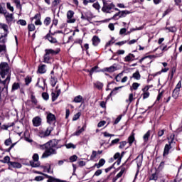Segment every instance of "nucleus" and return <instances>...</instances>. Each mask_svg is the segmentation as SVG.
Segmentation results:
<instances>
[{
    "mask_svg": "<svg viewBox=\"0 0 182 182\" xmlns=\"http://www.w3.org/2000/svg\"><path fill=\"white\" fill-rule=\"evenodd\" d=\"M47 144L48 145V149L44 151L41 159H48L50 156L56 154V150H58V149H60V146L58 145L59 144V141L57 139L50 140L47 142Z\"/></svg>",
    "mask_w": 182,
    "mask_h": 182,
    "instance_id": "nucleus-1",
    "label": "nucleus"
},
{
    "mask_svg": "<svg viewBox=\"0 0 182 182\" xmlns=\"http://www.w3.org/2000/svg\"><path fill=\"white\" fill-rule=\"evenodd\" d=\"M103 5L102 11L105 12V14H110L114 9V4L110 1L103 0Z\"/></svg>",
    "mask_w": 182,
    "mask_h": 182,
    "instance_id": "nucleus-2",
    "label": "nucleus"
},
{
    "mask_svg": "<svg viewBox=\"0 0 182 182\" xmlns=\"http://www.w3.org/2000/svg\"><path fill=\"white\" fill-rule=\"evenodd\" d=\"M75 11L70 10L67 12V23H75L76 19L73 18Z\"/></svg>",
    "mask_w": 182,
    "mask_h": 182,
    "instance_id": "nucleus-3",
    "label": "nucleus"
},
{
    "mask_svg": "<svg viewBox=\"0 0 182 182\" xmlns=\"http://www.w3.org/2000/svg\"><path fill=\"white\" fill-rule=\"evenodd\" d=\"M3 15H4L8 25H12V22H14V14H9L6 11L5 14H4Z\"/></svg>",
    "mask_w": 182,
    "mask_h": 182,
    "instance_id": "nucleus-4",
    "label": "nucleus"
},
{
    "mask_svg": "<svg viewBox=\"0 0 182 182\" xmlns=\"http://www.w3.org/2000/svg\"><path fill=\"white\" fill-rule=\"evenodd\" d=\"M55 122H56V117H55V114L52 113H49L47 115V122L49 123V124H54Z\"/></svg>",
    "mask_w": 182,
    "mask_h": 182,
    "instance_id": "nucleus-5",
    "label": "nucleus"
},
{
    "mask_svg": "<svg viewBox=\"0 0 182 182\" xmlns=\"http://www.w3.org/2000/svg\"><path fill=\"white\" fill-rule=\"evenodd\" d=\"M32 122H33V126H34V127H39V126L42 124V119H41V117H34Z\"/></svg>",
    "mask_w": 182,
    "mask_h": 182,
    "instance_id": "nucleus-6",
    "label": "nucleus"
},
{
    "mask_svg": "<svg viewBox=\"0 0 182 182\" xmlns=\"http://www.w3.org/2000/svg\"><path fill=\"white\" fill-rule=\"evenodd\" d=\"M46 53L48 55H51L53 56V55H58L60 52V49L58 48L57 50H52V49H46L45 50Z\"/></svg>",
    "mask_w": 182,
    "mask_h": 182,
    "instance_id": "nucleus-7",
    "label": "nucleus"
},
{
    "mask_svg": "<svg viewBox=\"0 0 182 182\" xmlns=\"http://www.w3.org/2000/svg\"><path fill=\"white\" fill-rule=\"evenodd\" d=\"M33 19H35V25H42V21H41V14H37L34 16Z\"/></svg>",
    "mask_w": 182,
    "mask_h": 182,
    "instance_id": "nucleus-8",
    "label": "nucleus"
},
{
    "mask_svg": "<svg viewBox=\"0 0 182 182\" xmlns=\"http://www.w3.org/2000/svg\"><path fill=\"white\" fill-rule=\"evenodd\" d=\"M171 149V144L168 143L165 145L164 149V156H167Z\"/></svg>",
    "mask_w": 182,
    "mask_h": 182,
    "instance_id": "nucleus-9",
    "label": "nucleus"
},
{
    "mask_svg": "<svg viewBox=\"0 0 182 182\" xmlns=\"http://www.w3.org/2000/svg\"><path fill=\"white\" fill-rule=\"evenodd\" d=\"M106 163V161L103 159H101L97 164H95V167L97 168H100V167H103Z\"/></svg>",
    "mask_w": 182,
    "mask_h": 182,
    "instance_id": "nucleus-10",
    "label": "nucleus"
},
{
    "mask_svg": "<svg viewBox=\"0 0 182 182\" xmlns=\"http://www.w3.org/2000/svg\"><path fill=\"white\" fill-rule=\"evenodd\" d=\"M99 43H100V38H99L98 36H95L93 38H92V45L94 46H97L99 45Z\"/></svg>",
    "mask_w": 182,
    "mask_h": 182,
    "instance_id": "nucleus-11",
    "label": "nucleus"
},
{
    "mask_svg": "<svg viewBox=\"0 0 182 182\" xmlns=\"http://www.w3.org/2000/svg\"><path fill=\"white\" fill-rule=\"evenodd\" d=\"M136 161L137 167H141V163H143V155H139L136 157Z\"/></svg>",
    "mask_w": 182,
    "mask_h": 182,
    "instance_id": "nucleus-12",
    "label": "nucleus"
},
{
    "mask_svg": "<svg viewBox=\"0 0 182 182\" xmlns=\"http://www.w3.org/2000/svg\"><path fill=\"white\" fill-rule=\"evenodd\" d=\"M46 178H48L47 181L48 182H66L65 181H62L60 179H58L56 178H53V177L49 176H48V177H46Z\"/></svg>",
    "mask_w": 182,
    "mask_h": 182,
    "instance_id": "nucleus-13",
    "label": "nucleus"
},
{
    "mask_svg": "<svg viewBox=\"0 0 182 182\" xmlns=\"http://www.w3.org/2000/svg\"><path fill=\"white\" fill-rule=\"evenodd\" d=\"M132 60H134V55L132 53H129L124 58V62H132Z\"/></svg>",
    "mask_w": 182,
    "mask_h": 182,
    "instance_id": "nucleus-14",
    "label": "nucleus"
},
{
    "mask_svg": "<svg viewBox=\"0 0 182 182\" xmlns=\"http://www.w3.org/2000/svg\"><path fill=\"white\" fill-rule=\"evenodd\" d=\"M9 166H11V167H14V168H21V167H22V165L18 162H12L10 161L9 162Z\"/></svg>",
    "mask_w": 182,
    "mask_h": 182,
    "instance_id": "nucleus-15",
    "label": "nucleus"
},
{
    "mask_svg": "<svg viewBox=\"0 0 182 182\" xmlns=\"http://www.w3.org/2000/svg\"><path fill=\"white\" fill-rule=\"evenodd\" d=\"M105 70L107 72H109V73H112L116 72V70H117V67L116 66V65H113L112 66H111L109 68H105Z\"/></svg>",
    "mask_w": 182,
    "mask_h": 182,
    "instance_id": "nucleus-16",
    "label": "nucleus"
},
{
    "mask_svg": "<svg viewBox=\"0 0 182 182\" xmlns=\"http://www.w3.org/2000/svg\"><path fill=\"white\" fill-rule=\"evenodd\" d=\"M94 87H96L98 90H102V89H103V83L97 81L94 82Z\"/></svg>",
    "mask_w": 182,
    "mask_h": 182,
    "instance_id": "nucleus-17",
    "label": "nucleus"
},
{
    "mask_svg": "<svg viewBox=\"0 0 182 182\" xmlns=\"http://www.w3.org/2000/svg\"><path fill=\"white\" fill-rule=\"evenodd\" d=\"M74 103H82L83 102V97L82 95L76 96L73 100Z\"/></svg>",
    "mask_w": 182,
    "mask_h": 182,
    "instance_id": "nucleus-18",
    "label": "nucleus"
},
{
    "mask_svg": "<svg viewBox=\"0 0 182 182\" xmlns=\"http://www.w3.org/2000/svg\"><path fill=\"white\" fill-rule=\"evenodd\" d=\"M46 38L48 39V41H49V42H50V43H56V42H58L56 38L52 37L50 34H47Z\"/></svg>",
    "mask_w": 182,
    "mask_h": 182,
    "instance_id": "nucleus-19",
    "label": "nucleus"
},
{
    "mask_svg": "<svg viewBox=\"0 0 182 182\" xmlns=\"http://www.w3.org/2000/svg\"><path fill=\"white\" fill-rule=\"evenodd\" d=\"M129 14H130V11L127 10L119 11V18H126V16L129 15Z\"/></svg>",
    "mask_w": 182,
    "mask_h": 182,
    "instance_id": "nucleus-20",
    "label": "nucleus"
},
{
    "mask_svg": "<svg viewBox=\"0 0 182 182\" xmlns=\"http://www.w3.org/2000/svg\"><path fill=\"white\" fill-rule=\"evenodd\" d=\"M38 73H46V65H42L38 67Z\"/></svg>",
    "mask_w": 182,
    "mask_h": 182,
    "instance_id": "nucleus-21",
    "label": "nucleus"
},
{
    "mask_svg": "<svg viewBox=\"0 0 182 182\" xmlns=\"http://www.w3.org/2000/svg\"><path fill=\"white\" fill-rule=\"evenodd\" d=\"M50 82L51 86L55 87V86H56V83L58 82V79H56L55 77H51Z\"/></svg>",
    "mask_w": 182,
    "mask_h": 182,
    "instance_id": "nucleus-22",
    "label": "nucleus"
},
{
    "mask_svg": "<svg viewBox=\"0 0 182 182\" xmlns=\"http://www.w3.org/2000/svg\"><path fill=\"white\" fill-rule=\"evenodd\" d=\"M150 137V131H148L143 136V140L144 143H147L149 141V138Z\"/></svg>",
    "mask_w": 182,
    "mask_h": 182,
    "instance_id": "nucleus-23",
    "label": "nucleus"
},
{
    "mask_svg": "<svg viewBox=\"0 0 182 182\" xmlns=\"http://www.w3.org/2000/svg\"><path fill=\"white\" fill-rule=\"evenodd\" d=\"M174 134H171L169 136L167 137V140L168 141L169 144H173V142L174 141Z\"/></svg>",
    "mask_w": 182,
    "mask_h": 182,
    "instance_id": "nucleus-24",
    "label": "nucleus"
},
{
    "mask_svg": "<svg viewBox=\"0 0 182 182\" xmlns=\"http://www.w3.org/2000/svg\"><path fill=\"white\" fill-rule=\"evenodd\" d=\"M19 87H21V86L19 85V83L14 82L12 85L11 92H15V90H18Z\"/></svg>",
    "mask_w": 182,
    "mask_h": 182,
    "instance_id": "nucleus-25",
    "label": "nucleus"
},
{
    "mask_svg": "<svg viewBox=\"0 0 182 182\" xmlns=\"http://www.w3.org/2000/svg\"><path fill=\"white\" fill-rule=\"evenodd\" d=\"M179 95H180V91H178L177 90H173L172 93V97H173V99H178Z\"/></svg>",
    "mask_w": 182,
    "mask_h": 182,
    "instance_id": "nucleus-26",
    "label": "nucleus"
},
{
    "mask_svg": "<svg viewBox=\"0 0 182 182\" xmlns=\"http://www.w3.org/2000/svg\"><path fill=\"white\" fill-rule=\"evenodd\" d=\"M38 147L41 149V150H49L48 142L42 145H38Z\"/></svg>",
    "mask_w": 182,
    "mask_h": 182,
    "instance_id": "nucleus-27",
    "label": "nucleus"
},
{
    "mask_svg": "<svg viewBox=\"0 0 182 182\" xmlns=\"http://www.w3.org/2000/svg\"><path fill=\"white\" fill-rule=\"evenodd\" d=\"M132 77H134V79H136V80H140V77H141L140 73H139V71H136L132 75Z\"/></svg>",
    "mask_w": 182,
    "mask_h": 182,
    "instance_id": "nucleus-28",
    "label": "nucleus"
},
{
    "mask_svg": "<svg viewBox=\"0 0 182 182\" xmlns=\"http://www.w3.org/2000/svg\"><path fill=\"white\" fill-rule=\"evenodd\" d=\"M59 92H60V91H58L57 94L55 92H52L51 95H52L53 102H55V100H56L58 99V97H59Z\"/></svg>",
    "mask_w": 182,
    "mask_h": 182,
    "instance_id": "nucleus-29",
    "label": "nucleus"
},
{
    "mask_svg": "<svg viewBox=\"0 0 182 182\" xmlns=\"http://www.w3.org/2000/svg\"><path fill=\"white\" fill-rule=\"evenodd\" d=\"M49 60H50V55H49V54L46 53V54L44 55V63H48Z\"/></svg>",
    "mask_w": 182,
    "mask_h": 182,
    "instance_id": "nucleus-30",
    "label": "nucleus"
},
{
    "mask_svg": "<svg viewBox=\"0 0 182 182\" xmlns=\"http://www.w3.org/2000/svg\"><path fill=\"white\" fill-rule=\"evenodd\" d=\"M43 168L45 172L53 173V171H50V165H48V166H43Z\"/></svg>",
    "mask_w": 182,
    "mask_h": 182,
    "instance_id": "nucleus-31",
    "label": "nucleus"
},
{
    "mask_svg": "<svg viewBox=\"0 0 182 182\" xmlns=\"http://www.w3.org/2000/svg\"><path fill=\"white\" fill-rule=\"evenodd\" d=\"M51 19L50 17H46L44 20V25L46 26H48V25H50Z\"/></svg>",
    "mask_w": 182,
    "mask_h": 182,
    "instance_id": "nucleus-32",
    "label": "nucleus"
},
{
    "mask_svg": "<svg viewBox=\"0 0 182 182\" xmlns=\"http://www.w3.org/2000/svg\"><path fill=\"white\" fill-rule=\"evenodd\" d=\"M83 132H85V127H82L80 129L76 131L75 135L80 136L82 133H83Z\"/></svg>",
    "mask_w": 182,
    "mask_h": 182,
    "instance_id": "nucleus-33",
    "label": "nucleus"
},
{
    "mask_svg": "<svg viewBox=\"0 0 182 182\" xmlns=\"http://www.w3.org/2000/svg\"><path fill=\"white\" fill-rule=\"evenodd\" d=\"M134 141V135L132 134L128 138V142L129 143L130 146L133 144V142Z\"/></svg>",
    "mask_w": 182,
    "mask_h": 182,
    "instance_id": "nucleus-34",
    "label": "nucleus"
},
{
    "mask_svg": "<svg viewBox=\"0 0 182 182\" xmlns=\"http://www.w3.org/2000/svg\"><path fill=\"white\" fill-rule=\"evenodd\" d=\"M124 170H126L124 168H122L121 171L117 174L116 178H120L122 176H123V173H124Z\"/></svg>",
    "mask_w": 182,
    "mask_h": 182,
    "instance_id": "nucleus-35",
    "label": "nucleus"
},
{
    "mask_svg": "<svg viewBox=\"0 0 182 182\" xmlns=\"http://www.w3.org/2000/svg\"><path fill=\"white\" fill-rule=\"evenodd\" d=\"M1 26L4 29V32H6L5 36H6V35H8V25L3 23Z\"/></svg>",
    "mask_w": 182,
    "mask_h": 182,
    "instance_id": "nucleus-36",
    "label": "nucleus"
},
{
    "mask_svg": "<svg viewBox=\"0 0 182 182\" xmlns=\"http://www.w3.org/2000/svg\"><path fill=\"white\" fill-rule=\"evenodd\" d=\"M65 147L67 149H76V145L73 144V143H68L65 144Z\"/></svg>",
    "mask_w": 182,
    "mask_h": 182,
    "instance_id": "nucleus-37",
    "label": "nucleus"
},
{
    "mask_svg": "<svg viewBox=\"0 0 182 182\" xmlns=\"http://www.w3.org/2000/svg\"><path fill=\"white\" fill-rule=\"evenodd\" d=\"M127 103H128V105H130V103H132V102H133V94L131 93L129 95V99L126 100Z\"/></svg>",
    "mask_w": 182,
    "mask_h": 182,
    "instance_id": "nucleus-38",
    "label": "nucleus"
},
{
    "mask_svg": "<svg viewBox=\"0 0 182 182\" xmlns=\"http://www.w3.org/2000/svg\"><path fill=\"white\" fill-rule=\"evenodd\" d=\"M18 25H21V26H26V21L25 20H18L17 21Z\"/></svg>",
    "mask_w": 182,
    "mask_h": 182,
    "instance_id": "nucleus-39",
    "label": "nucleus"
},
{
    "mask_svg": "<svg viewBox=\"0 0 182 182\" xmlns=\"http://www.w3.org/2000/svg\"><path fill=\"white\" fill-rule=\"evenodd\" d=\"M31 102L32 103H33L34 105H38V100H36V97H35V95H32L31 97Z\"/></svg>",
    "mask_w": 182,
    "mask_h": 182,
    "instance_id": "nucleus-40",
    "label": "nucleus"
},
{
    "mask_svg": "<svg viewBox=\"0 0 182 182\" xmlns=\"http://www.w3.org/2000/svg\"><path fill=\"white\" fill-rule=\"evenodd\" d=\"M42 97L44 99V100H49V94L46 92L42 93Z\"/></svg>",
    "mask_w": 182,
    "mask_h": 182,
    "instance_id": "nucleus-41",
    "label": "nucleus"
},
{
    "mask_svg": "<svg viewBox=\"0 0 182 182\" xmlns=\"http://www.w3.org/2000/svg\"><path fill=\"white\" fill-rule=\"evenodd\" d=\"M97 69V66H95V67H93L90 71L88 70H87V72H89L90 73V76H92V75H93V73L94 72H96V70Z\"/></svg>",
    "mask_w": 182,
    "mask_h": 182,
    "instance_id": "nucleus-42",
    "label": "nucleus"
},
{
    "mask_svg": "<svg viewBox=\"0 0 182 182\" xmlns=\"http://www.w3.org/2000/svg\"><path fill=\"white\" fill-rule=\"evenodd\" d=\"M28 31H30V32H33V31H35V25L34 24H29L28 26Z\"/></svg>",
    "mask_w": 182,
    "mask_h": 182,
    "instance_id": "nucleus-43",
    "label": "nucleus"
},
{
    "mask_svg": "<svg viewBox=\"0 0 182 182\" xmlns=\"http://www.w3.org/2000/svg\"><path fill=\"white\" fill-rule=\"evenodd\" d=\"M122 76H123V73H121L118 74L115 77L116 82H120Z\"/></svg>",
    "mask_w": 182,
    "mask_h": 182,
    "instance_id": "nucleus-44",
    "label": "nucleus"
},
{
    "mask_svg": "<svg viewBox=\"0 0 182 182\" xmlns=\"http://www.w3.org/2000/svg\"><path fill=\"white\" fill-rule=\"evenodd\" d=\"M120 141V139H115L111 141L110 146H114V144H117Z\"/></svg>",
    "mask_w": 182,
    "mask_h": 182,
    "instance_id": "nucleus-45",
    "label": "nucleus"
},
{
    "mask_svg": "<svg viewBox=\"0 0 182 182\" xmlns=\"http://www.w3.org/2000/svg\"><path fill=\"white\" fill-rule=\"evenodd\" d=\"M76 160H77V156H76V155H73V156L70 157V161L71 163H73L74 161H76Z\"/></svg>",
    "mask_w": 182,
    "mask_h": 182,
    "instance_id": "nucleus-46",
    "label": "nucleus"
},
{
    "mask_svg": "<svg viewBox=\"0 0 182 182\" xmlns=\"http://www.w3.org/2000/svg\"><path fill=\"white\" fill-rule=\"evenodd\" d=\"M180 89H181V81H179L178 82V84L176 85L174 90H178V92H180Z\"/></svg>",
    "mask_w": 182,
    "mask_h": 182,
    "instance_id": "nucleus-47",
    "label": "nucleus"
},
{
    "mask_svg": "<svg viewBox=\"0 0 182 182\" xmlns=\"http://www.w3.org/2000/svg\"><path fill=\"white\" fill-rule=\"evenodd\" d=\"M139 86H140V84L137 82H134L132 84V89H134V90H137V89L139 88Z\"/></svg>",
    "mask_w": 182,
    "mask_h": 182,
    "instance_id": "nucleus-48",
    "label": "nucleus"
},
{
    "mask_svg": "<svg viewBox=\"0 0 182 182\" xmlns=\"http://www.w3.org/2000/svg\"><path fill=\"white\" fill-rule=\"evenodd\" d=\"M157 174L156 173H152V175L151 176V177L149 178V180H154V181H157Z\"/></svg>",
    "mask_w": 182,
    "mask_h": 182,
    "instance_id": "nucleus-49",
    "label": "nucleus"
},
{
    "mask_svg": "<svg viewBox=\"0 0 182 182\" xmlns=\"http://www.w3.org/2000/svg\"><path fill=\"white\" fill-rule=\"evenodd\" d=\"M79 117H80V112L75 114L73 118V120L74 122H76V120H77V119H79Z\"/></svg>",
    "mask_w": 182,
    "mask_h": 182,
    "instance_id": "nucleus-50",
    "label": "nucleus"
},
{
    "mask_svg": "<svg viewBox=\"0 0 182 182\" xmlns=\"http://www.w3.org/2000/svg\"><path fill=\"white\" fill-rule=\"evenodd\" d=\"M166 132L165 129H161L158 132V137H161L164 134V132Z\"/></svg>",
    "mask_w": 182,
    "mask_h": 182,
    "instance_id": "nucleus-51",
    "label": "nucleus"
},
{
    "mask_svg": "<svg viewBox=\"0 0 182 182\" xmlns=\"http://www.w3.org/2000/svg\"><path fill=\"white\" fill-rule=\"evenodd\" d=\"M60 4V0H54L52 2V6H57V5H59Z\"/></svg>",
    "mask_w": 182,
    "mask_h": 182,
    "instance_id": "nucleus-52",
    "label": "nucleus"
},
{
    "mask_svg": "<svg viewBox=\"0 0 182 182\" xmlns=\"http://www.w3.org/2000/svg\"><path fill=\"white\" fill-rule=\"evenodd\" d=\"M7 9H9L11 12H14V6H11V3L8 2L6 3Z\"/></svg>",
    "mask_w": 182,
    "mask_h": 182,
    "instance_id": "nucleus-53",
    "label": "nucleus"
},
{
    "mask_svg": "<svg viewBox=\"0 0 182 182\" xmlns=\"http://www.w3.org/2000/svg\"><path fill=\"white\" fill-rule=\"evenodd\" d=\"M102 173H103V171H102V169H98L95 171L94 176H96L97 177H98V176H100Z\"/></svg>",
    "mask_w": 182,
    "mask_h": 182,
    "instance_id": "nucleus-54",
    "label": "nucleus"
},
{
    "mask_svg": "<svg viewBox=\"0 0 182 182\" xmlns=\"http://www.w3.org/2000/svg\"><path fill=\"white\" fill-rule=\"evenodd\" d=\"M119 16H120V11H119L118 13H116L112 18V19H120V18H119Z\"/></svg>",
    "mask_w": 182,
    "mask_h": 182,
    "instance_id": "nucleus-55",
    "label": "nucleus"
},
{
    "mask_svg": "<svg viewBox=\"0 0 182 182\" xmlns=\"http://www.w3.org/2000/svg\"><path fill=\"white\" fill-rule=\"evenodd\" d=\"M127 144V142L126 141H122L119 144V149H124V147Z\"/></svg>",
    "mask_w": 182,
    "mask_h": 182,
    "instance_id": "nucleus-56",
    "label": "nucleus"
},
{
    "mask_svg": "<svg viewBox=\"0 0 182 182\" xmlns=\"http://www.w3.org/2000/svg\"><path fill=\"white\" fill-rule=\"evenodd\" d=\"M12 144V140L11 139H8L5 141L4 144L6 146H10Z\"/></svg>",
    "mask_w": 182,
    "mask_h": 182,
    "instance_id": "nucleus-57",
    "label": "nucleus"
},
{
    "mask_svg": "<svg viewBox=\"0 0 182 182\" xmlns=\"http://www.w3.org/2000/svg\"><path fill=\"white\" fill-rule=\"evenodd\" d=\"M33 161H38V160H39V155L38 154H35L33 156Z\"/></svg>",
    "mask_w": 182,
    "mask_h": 182,
    "instance_id": "nucleus-58",
    "label": "nucleus"
},
{
    "mask_svg": "<svg viewBox=\"0 0 182 182\" xmlns=\"http://www.w3.org/2000/svg\"><path fill=\"white\" fill-rule=\"evenodd\" d=\"M114 160H119V159H122V156H120V153L117 152L114 156Z\"/></svg>",
    "mask_w": 182,
    "mask_h": 182,
    "instance_id": "nucleus-59",
    "label": "nucleus"
},
{
    "mask_svg": "<svg viewBox=\"0 0 182 182\" xmlns=\"http://www.w3.org/2000/svg\"><path fill=\"white\" fill-rule=\"evenodd\" d=\"M105 124H106V122L105 121H101L98 123L97 127H103V126H105Z\"/></svg>",
    "mask_w": 182,
    "mask_h": 182,
    "instance_id": "nucleus-60",
    "label": "nucleus"
},
{
    "mask_svg": "<svg viewBox=\"0 0 182 182\" xmlns=\"http://www.w3.org/2000/svg\"><path fill=\"white\" fill-rule=\"evenodd\" d=\"M9 160H11V158L9 156H5L3 159L4 163H9Z\"/></svg>",
    "mask_w": 182,
    "mask_h": 182,
    "instance_id": "nucleus-61",
    "label": "nucleus"
},
{
    "mask_svg": "<svg viewBox=\"0 0 182 182\" xmlns=\"http://www.w3.org/2000/svg\"><path fill=\"white\" fill-rule=\"evenodd\" d=\"M97 156V152L96 151H92L91 159H96Z\"/></svg>",
    "mask_w": 182,
    "mask_h": 182,
    "instance_id": "nucleus-62",
    "label": "nucleus"
},
{
    "mask_svg": "<svg viewBox=\"0 0 182 182\" xmlns=\"http://www.w3.org/2000/svg\"><path fill=\"white\" fill-rule=\"evenodd\" d=\"M43 178H44L43 176H38L35 178V180L36 181H42Z\"/></svg>",
    "mask_w": 182,
    "mask_h": 182,
    "instance_id": "nucleus-63",
    "label": "nucleus"
},
{
    "mask_svg": "<svg viewBox=\"0 0 182 182\" xmlns=\"http://www.w3.org/2000/svg\"><path fill=\"white\" fill-rule=\"evenodd\" d=\"M149 96H150V92H145L144 93L143 99H147V97H149Z\"/></svg>",
    "mask_w": 182,
    "mask_h": 182,
    "instance_id": "nucleus-64",
    "label": "nucleus"
}]
</instances>
